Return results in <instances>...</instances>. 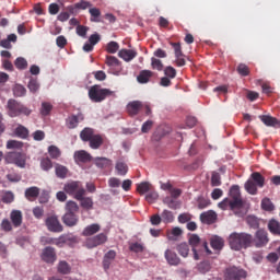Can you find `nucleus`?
<instances>
[{"label":"nucleus","mask_w":280,"mask_h":280,"mask_svg":"<svg viewBox=\"0 0 280 280\" xmlns=\"http://www.w3.org/2000/svg\"><path fill=\"white\" fill-rule=\"evenodd\" d=\"M219 209L222 211H234L237 213L240 209L244 208V199H242V192L237 185H233L230 188L229 197L224 198L221 202L218 203Z\"/></svg>","instance_id":"1"},{"label":"nucleus","mask_w":280,"mask_h":280,"mask_svg":"<svg viewBox=\"0 0 280 280\" xmlns=\"http://www.w3.org/2000/svg\"><path fill=\"white\" fill-rule=\"evenodd\" d=\"M229 245L232 250H242L253 246V236L246 232H233L229 236Z\"/></svg>","instance_id":"2"},{"label":"nucleus","mask_w":280,"mask_h":280,"mask_svg":"<svg viewBox=\"0 0 280 280\" xmlns=\"http://www.w3.org/2000/svg\"><path fill=\"white\" fill-rule=\"evenodd\" d=\"M266 185V177L261 175L259 172H254L250 174L249 178L246 180L244 187L245 191L249 194L250 196H257L259 187L260 189L264 188Z\"/></svg>","instance_id":"3"},{"label":"nucleus","mask_w":280,"mask_h":280,"mask_svg":"<svg viewBox=\"0 0 280 280\" xmlns=\"http://www.w3.org/2000/svg\"><path fill=\"white\" fill-rule=\"evenodd\" d=\"M89 97L91 102L100 104V102H104L106 97H115V91L110 89H103L102 85L95 84L90 88Z\"/></svg>","instance_id":"4"},{"label":"nucleus","mask_w":280,"mask_h":280,"mask_svg":"<svg viewBox=\"0 0 280 280\" xmlns=\"http://www.w3.org/2000/svg\"><path fill=\"white\" fill-rule=\"evenodd\" d=\"M7 110L9 117H21V115L30 117L32 115V109L13 98L8 101Z\"/></svg>","instance_id":"5"},{"label":"nucleus","mask_w":280,"mask_h":280,"mask_svg":"<svg viewBox=\"0 0 280 280\" xmlns=\"http://www.w3.org/2000/svg\"><path fill=\"white\" fill-rule=\"evenodd\" d=\"M63 191L69 196H73L75 200H82V196H86V189L80 182H70L63 186Z\"/></svg>","instance_id":"6"},{"label":"nucleus","mask_w":280,"mask_h":280,"mask_svg":"<svg viewBox=\"0 0 280 280\" xmlns=\"http://www.w3.org/2000/svg\"><path fill=\"white\" fill-rule=\"evenodd\" d=\"M26 161L27 158L23 152L12 151L8 152L4 156V163H7V165H16V167H25Z\"/></svg>","instance_id":"7"},{"label":"nucleus","mask_w":280,"mask_h":280,"mask_svg":"<svg viewBox=\"0 0 280 280\" xmlns=\"http://www.w3.org/2000/svg\"><path fill=\"white\" fill-rule=\"evenodd\" d=\"M248 277V272L241 267L231 266L224 270V280H243Z\"/></svg>","instance_id":"8"},{"label":"nucleus","mask_w":280,"mask_h":280,"mask_svg":"<svg viewBox=\"0 0 280 280\" xmlns=\"http://www.w3.org/2000/svg\"><path fill=\"white\" fill-rule=\"evenodd\" d=\"M45 225L50 233H62L63 228L57 215H50L45 220Z\"/></svg>","instance_id":"9"},{"label":"nucleus","mask_w":280,"mask_h":280,"mask_svg":"<svg viewBox=\"0 0 280 280\" xmlns=\"http://www.w3.org/2000/svg\"><path fill=\"white\" fill-rule=\"evenodd\" d=\"M170 45L175 54L174 63L176 65V67H185L187 61H185V55H183V47L180 46V43L171 42Z\"/></svg>","instance_id":"10"},{"label":"nucleus","mask_w":280,"mask_h":280,"mask_svg":"<svg viewBox=\"0 0 280 280\" xmlns=\"http://www.w3.org/2000/svg\"><path fill=\"white\" fill-rule=\"evenodd\" d=\"M268 232L265 230H258L255 233V237L253 236V246L256 248H264L268 244Z\"/></svg>","instance_id":"11"},{"label":"nucleus","mask_w":280,"mask_h":280,"mask_svg":"<svg viewBox=\"0 0 280 280\" xmlns=\"http://www.w3.org/2000/svg\"><path fill=\"white\" fill-rule=\"evenodd\" d=\"M108 242V236L105 233H100L93 237H90L85 241V245L89 248H97V246H102V244H106Z\"/></svg>","instance_id":"12"},{"label":"nucleus","mask_w":280,"mask_h":280,"mask_svg":"<svg viewBox=\"0 0 280 280\" xmlns=\"http://www.w3.org/2000/svg\"><path fill=\"white\" fill-rule=\"evenodd\" d=\"M73 159L77 165H80L82 163H91L93 155L84 150H79L74 152Z\"/></svg>","instance_id":"13"},{"label":"nucleus","mask_w":280,"mask_h":280,"mask_svg":"<svg viewBox=\"0 0 280 280\" xmlns=\"http://www.w3.org/2000/svg\"><path fill=\"white\" fill-rule=\"evenodd\" d=\"M84 119V114L79 113L77 115H71L66 119V126L69 130L75 129L80 122Z\"/></svg>","instance_id":"14"},{"label":"nucleus","mask_w":280,"mask_h":280,"mask_svg":"<svg viewBox=\"0 0 280 280\" xmlns=\"http://www.w3.org/2000/svg\"><path fill=\"white\" fill-rule=\"evenodd\" d=\"M140 110H143V102L141 101H132L127 105V112L130 117L139 115Z\"/></svg>","instance_id":"15"},{"label":"nucleus","mask_w":280,"mask_h":280,"mask_svg":"<svg viewBox=\"0 0 280 280\" xmlns=\"http://www.w3.org/2000/svg\"><path fill=\"white\" fill-rule=\"evenodd\" d=\"M117 257V252L115 249H109L103 257V268L104 270H110V266L113 265V261H115Z\"/></svg>","instance_id":"16"},{"label":"nucleus","mask_w":280,"mask_h":280,"mask_svg":"<svg viewBox=\"0 0 280 280\" xmlns=\"http://www.w3.org/2000/svg\"><path fill=\"white\" fill-rule=\"evenodd\" d=\"M164 257L168 266H180V258L178 257V254H176L174 250L166 249L164 253Z\"/></svg>","instance_id":"17"},{"label":"nucleus","mask_w":280,"mask_h":280,"mask_svg":"<svg viewBox=\"0 0 280 280\" xmlns=\"http://www.w3.org/2000/svg\"><path fill=\"white\" fill-rule=\"evenodd\" d=\"M200 220L205 224H214V222L218 220V214L213 210H209L200 214Z\"/></svg>","instance_id":"18"},{"label":"nucleus","mask_w":280,"mask_h":280,"mask_svg":"<svg viewBox=\"0 0 280 280\" xmlns=\"http://www.w3.org/2000/svg\"><path fill=\"white\" fill-rule=\"evenodd\" d=\"M118 57L125 60V62H130L137 58V50L135 49H121L118 51Z\"/></svg>","instance_id":"19"},{"label":"nucleus","mask_w":280,"mask_h":280,"mask_svg":"<svg viewBox=\"0 0 280 280\" xmlns=\"http://www.w3.org/2000/svg\"><path fill=\"white\" fill-rule=\"evenodd\" d=\"M42 259L46 261V264H54V261H56V249L46 247L42 254Z\"/></svg>","instance_id":"20"},{"label":"nucleus","mask_w":280,"mask_h":280,"mask_svg":"<svg viewBox=\"0 0 280 280\" xmlns=\"http://www.w3.org/2000/svg\"><path fill=\"white\" fill-rule=\"evenodd\" d=\"M79 220L78 214L71 212H66L62 217V222L66 226H75Z\"/></svg>","instance_id":"21"},{"label":"nucleus","mask_w":280,"mask_h":280,"mask_svg":"<svg viewBox=\"0 0 280 280\" xmlns=\"http://www.w3.org/2000/svg\"><path fill=\"white\" fill-rule=\"evenodd\" d=\"M25 198L30 200V202H34L38 196H40V188L36 186H32L30 188H26Z\"/></svg>","instance_id":"22"},{"label":"nucleus","mask_w":280,"mask_h":280,"mask_svg":"<svg viewBox=\"0 0 280 280\" xmlns=\"http://www.w3.org/2000/svg\"><path fill=\"white\" fill-rule=\"evenodd\" d=\"M102 226L97 223H93L84 228L82 235L83 237H91V235H95V233H100Z\"/></svg>","instance_id":"23"},{"label":"nucleus","mask_w":280,"mask_h":280,"mask_svg":"<svg viewBox=\"0 0 280 280\" xmlns=\"http://www.w3.org/2000/svg\"><path fill=\"white\" fill-rule=\"evenodd\" d=\"M13 226L19 228L23 224V212L21 210H13L10 214Z\"/></svg>","instance_id":"24"},{"label":"nucleus","mask_w":280,"mask_h":280,"mask_svg":"<svg viewBox=\"0 0 280 280\" xmlns=\"http://www.w3.org/2000/svg\"><path fill=\"white\" fill-rule=\"evenodd\" d=\"M90 148L92 150H100L102 148V144L104 143V138H102L101 135H95L89 140Z\"/></svg>","instance_id":"25"},{"label":"nucleus","mask_w":280,"mask_h":280,"mask_svg":"<svg viewBox=\"0 0 280 280\" xmlns=\"http://www.w3.org/2000/svg\"><path fill=\"white\" fill-rule=\"evenodd\" d=\"M176 78V71H165V77L160 81V86H172V80Z\"/></svg>","instance_id":"26"},{"label":"nucleus","mask_w":280,"mask_h":280,"mask_svg":"<svg viewBox=\"0 0 280 280\" xmlns=\"http://www.w3.org/2000/svg\"><path fill=\"white\" fill-rule=\"evenodd\" d=\"M90 21L92 23H102V11L98 8H90L89 9Z\"/></svg>","instance_id":"27"},{"label":"nucleus","mask_w":280,"mask_h":280,"mask_svg":"<svg viewBox=\"0 0 280 280\" xmlns=\"http://www.w3.org/2000/svg\"><path fill=\"white\" fill-rule=\"evenodd\" d=\"M94 164L96 167H100V170H106V167H110V165H113V161L108 158H95Z\"/></svg>","instance_id":"28"},{"label":"nucleus","mask_w":280,"mask_h":280,"mask_svg":"<svg viewBox=\"0 0 280 280\" xmlns=\"http://www.w3.org/2000/svg\"><path fill=\"white\" fill-rule=\"evenodd\" d=\"M55 174L57 178L65 179L69 175V168L62 164H56L55 165Z\"/></svg>","instance_id":"29"},{"label":"nucleus","mask_w":280,"mask_h":280,"mask_svg":"<svg viewBox=\"0 0 280 280\" xmlns=\"http://www.w3.org/2000/svg\"><path fill=\"white\" fill-rule=\"evenodd\" d=\"M210 245L214 250H222L224 248V240L220 236H212Z\"/></svg>","instance_id":"30"},{"label":"nucleus","mask_w":280,"mask_h":280,"mask_svg":"<svg viewBox=\"0 0 280 280\" xmlns=\"http://www.w3.org/2000/svg\"><path fill=\"white\" fill-rule=\"evenodd\" d=\"M115 170L118 174V176H126L128 174V164L126 162L118 160L116 162Z\"/></svg>","instance_id":"31"},{"label":"nucleus","mask_w":280,"mask_h":280,"mask_svg":"<svg viewBox=\"0 0 280 280\" xmlns=\"http://www.w3.org/2000/svg\"><path fill=\"white\" fill-rule=\"evenodd\" d=\"M152 189H153L152 184H150L149 182H142L137 185V191L141 196H143L144 194H148L149 191H152Z\"/></svg>","instance_id":"32"},{"label":"nucleus","mask_w":280,"mask_h":280,"mask_svg":"<svg viewBox=\"0 0 280 280\" xmlns=\"http://www.w3.org/2000/svg\"><path fill=\"white\" fill-rule=\"evenodd\" d=\"M260 120L262 121V124H265V126H269L272 128L279 126V120L272 116H260Z\"/></svg>","instance_id":"33"},{"label":"nucleus","mask_w":280,"mask_h":280,"mask_svg":"<svg viewBox=\"0 0 280 280\" xmlns=\"http://www.w3.org/2000/svg\"><path fill=\"white\" fill-rule=\"evenodd\" d=\"M95 136V131L92 128L85 127L81 132H80V139L83 140L84 142L89 141Z\"/></svg>","instance_id":"34"},{"label":"nucleus","mask_w":280,"mask_h":280,"mask_svg":"<svg viewBox=\"0 0 280 280\" xmlns=\"http://www.w3.org/2000/svg\"><path fill=\"white\" fill-rule=\"evenodd\" d=\"M180 235H183L180 228H173L171 232L166 233V237L170 242H176V237H180Z\"/></svg>","instance_id":"35"},{"label":"nucleus","mask_w":280,"mask_h":280,"mask_svg":"<svg viewBox=\"0 0 280 280\" xmlns=\"http://www.w3.org/2000/svg\"><path fill=\"white\" fill-rule=\"evenodd\" d=\"M152 77V71H141L137 77V81L139 84H148L150 82V78Z\"/></svg>","instance_id":"36"},{"label":"nucleus","mask_w":280,"mask_h":280,"mask_svg":"<svg viewBox=\"0 0 280 280\" xmlns=\"http://www.w3.org/2000/svg\"><path fill=\"white\" fill-rule=\"evenodd\" d=\"M80 211V206L75 201H67L66 203V213H74L77 214Z\"/></svg>","instance_id":"37"},{"label":"nucleus","mask_w":280,"mask_h":280,"mask_svg":"<svg viewBox=\"0 0 280 280\" xmlns=\"http://www.w3.org/2000/svg\"><path fill=\"white\" fill-rule=\"evenodd\" d=\"M268 229H269L270 233H272L273 235H280L279 221H277L275 219L270 220L268 223Z\"/></svg>","instance_id":"38"},{"label":"nucleus","mask_w":280,"mask_h":280,"mask_svg":"<svg viewBox=\"0 0 280 280\" xmlns=\"http://www.w3.org/2000/svg\"><path fill=\"white\" fill-rule=\"evenodd\" d=\"M16 137H20V139H27L30 137V130L25 128L23 125H19L15 129Z\"/></svg>","instance_id":"39"},{"label":"nucleus","mask_w":280,"mask_h":280,"mask_svg":"<svg viewBox=\"0 0 280 280\" xmlns=\"http://www.w3.org/2000/svg\"><path fill=\"white\" fill-rule=\"evenodd\" d=\"M51 110H54V105H51V103L49 102L42 103L40 115H43V117H47L48 115H50Z\"/></svg>","instance_id":"40"},{"label":"nucleus","mask_w":280,"mask_h":280,"mask_svg":"<svg viewBox=\"0 0 280 280\" xmlns=\"http://www.w3.org/2000/svg\"><path fill=\"white\" fill-rule=\"evenodd\" d=\"M81 202V207L83 209L91 210L93 209V199L91 197H84L82 196L81 199H77Z\"/></svg>","instance_id":"41"},{"label":"nucleus","mask_w":280,"mask_h":280,"mask_svg":"<svg viewBox=\"0 0 280 280\" xmlns=\"http://www.w3.org/2000/svg\"><path fill=\"white\" fill-rule=\"evenodd\" d=\"M58 272H60V275H69V272H71V266L68 265L67 261L61 260L58 264Z\"/></svg>","instance_id":"42"},{"label":"nucleus","mask_w":280,"mask_h":280,"mask_svg":"<svg viewBox=\"0 0 280 280\" xmlns=\"http://www.w3.org/2000/svg\"><path fill=\"white\" fill-rule=\"evenodd\" d=\"M261 209L264 211H275V203H272V201L270 200V198L265 197L261 200Z\"/></svg>","instance_id":"43"},{"label":"nucleus","mask_w":280,"mask_h":280,"mask_svg":"<svg viewBox=\"0 0 280 280\" xmlns=\"http://www.w3.org/2000/svg\"><path fill=\"white\" fill-rule=\"evenodd\" d=\"M151 69H153L155 71H163V69H164L163 61L156 57H152L151 58Z\"/></svg>","instance_id":"44"},{"label":"nucleus","mask_w":280,"mask_h":280,"mask_svg":"<svg viewBox=\"0 0 280 280\" xmlns=\"http://www.w3.org/2000/svg\"><path fill=\"white\" fill-rule=\"evenodd\" d=\"M25 93H27V90H25V86H23L21 84H15L13 86L14 97H23V96H25Z\"/></svg>","instance_id":"45"},{"label":"nucleus","mask_w":280,"mask_h":280,"mask_svg":"<svg viewBox=\"0 0 280 280\" xmlns=\"http://www.w3.org/2000/svg\"><path fill=\"white\" fill-rule=\"evenodd\" d=\"M48 154L51 159H60L62 152L56 145L48 147Z\"/></svg>","instance_id":"46"},{"label":"nucleus","mask_w":280,"mask_h":280,"mask_svg":"<svg viewBox=\"0 0 280 280\" xmlns=\"http://www.w3.org/2000/svg\"><path fill=\"white\" fill-rule=\"evenodd\" d=\"M162 222H164V224H171V222H174V213H172V211L170 210H164L162 212Z\"/></svg>","instance_id":"47"},{"label":"nucleus","mask_w":280,"mask_h":280,"mask_svg":"<svg viewBox=\"0 0 280 280\" xmlns=\"http://www.w3.org/2000/svg\"><path fill=\"white\" fill-rule=\"evenodd\" d=\"M177 253H179V255L182 257H188L189 255V245L187 243H182L179 245H177Z\"/></svg>","instance_id":"48"},{"label":"nucleus","mask_w":280,"mask_h":280,"mask_svg":"<svg viewBox=\"0 0 280 280\" xmlns=\"http://www.w3.org/2000/svg\"><path fill=\"white\" fill-rule=\"evenodd\" d=\"M14 66L20 71H23V70L27 69V60L23 57H18L14 61Z\"/></svg>","instance_id":"49"},{"label":"nucleus","mask_w":280,"mask_h":280,"mask_svg":"<svg viewBox=\"0 0 280 280\" xmlns=\"http://www.w3.org/2000/svg\"><path fill=\"white\" fill-rule=\"evenodd\" d=\"M1 200L4 205H12V201L14 200V192L4 191L1 196Z\"/></svg>","instance_id":"50"},{"label":"nucleus","mask_w":280,"mask_h":280,"mask_svg":"<svg viewBox=\"0 0 280 280\" xmlns=\"http://www.w3.org/2000/svg\"><path fill=\"white\" fill-rule=\"evenodd\" d=\"M23 142L16 140H9L7 142V150H21Z\"/></svg>","instance_id":"51"},{"label":"nucleus","mask_w":280,"mask_h":280,"mask_svg":"<svg viewBox=\"0 0 280 280\" xmlns=\"http://www.w3.org/2000/svg\"><path fill=\"white\" fill-rule=\"evenodd\" d=\"M40 167L44 170V172H49L51 167H54V163L51 162V159L45 158L40 161Z\"/></svg>","instance_id":"52"},{"label":"nucleus","mask_w":280,"mask_h":280,"mask_svg":"<svg viewBox=\"0 0 280 280\" xmlns=\"http://www.w3.org/2000/svg\"><path fill=\"white\" fill-rule=\"evenodd\" d=\"M107 54H117L119 51V43L117 42H109L106 46Z\"/></svg>","instance_id":"53"},{"label":"nucleus","mask_w":280,"mask_h":280,"mask_svg":"<svg viewBox=\"0 0 280 280\" xmlns=\"http://www.w3.org/2000/svg\"><path fill=\"white\" fill-rule=\"evenodd\" d=\"M246 222L250 229H259V219L255 215H249L246 219Z\"/></svg>","instance_id":"54"},{"label":"nucleus","mask_w":280,"mask_h":280,"mask_svg":"<svg viewBox=\"0 0 280 280\" xmlns=\"http://www.w3.org/2000/svg\"><path fill=\"white\" fill-rule=\"evenodd\" d=\"M106 65H108V67H120L121 61H119V59H117V57H115V56H107Z\"/></svg>","instance_id":"55"},{"label":"nucleus","mask_w":280,"mask_h":280,"mask_svg":"<svg viewBox=\"0 0 280 280\" xmlns=\"http://www.w3.org/2000/svg\"><path fill=\"white\" fill-rule=\"evenodd\" d=\"M222 185V179L220 177V173L213 172L211 176V186L212 187H220Z\"/></svg>","instance_id":"56"},{"label":"nucleus","mask_w":280,"mask_h":280,"mask_svg":"<svg viewBox=\"0 0 280 280\" xmlns=\"http://www.w3.org/2000/svg\"><path fill=\"white\" fill-rule=\"evenodd\" d=\"M74 4L77 10H91V8H93V4L85 0H81Z\"/></svg>","instance_id":"57"},{"label":"nucleus","mask_w":280,"mask_h":280,"mask_svg":"<svg viewBox=\"0 0 280 280\" xmlns=\"http://www.w3.org/2000/svg\"><path fill=\"white\" fill-rule=\"evenodd\" d=\"M209 205H211V200H209L208 198L199 197L197 199L198 209H207V207H209Z\"/></svg>","instance_id":"58"},{"label":"nucleus","mask_w":280,"mask_h":280,"mask_svg":"<svg viewBox=\"0 0 280 280\" xmlns=\"http://www.w3.org/2000/svg\"><path fill=\"white\" fill-rule=\"evenodd\" d=\"M145 200H147V202H150V203L155 202V200H159V192H156V191L154 190V188H152V189L147 194Z\"/></svg>","instance_id":"59"},{"label":"nucleus","mask_w":280,"mask_h":280,"mask_svg":"<svg viewBox=\"0 0 280 280\" xmlns=\"http://www.w3.org/2000/svg\"><path fill=\"white\" fill-rule=\"evenodd\" d=\"M108 186L112 188V189H115L117 187H121V179L120 178H117V177H110L108 179Z\"/></svg>","instance_id":"60"},{"label":"nucleus","mask_w":280,"mask_h":280,"mask_svg":"<svg viewBox=\"0 0 280 280\" xmlns=\"http://www.w3.org/2000/svg\"><path fill=\"white\" fill-rule=\"evenodd\" d=\"M28 89L31 93H36V91L40 89V85L38 84V81H36V79H31L28 82Z\"/></svg>","instance_id":"61"},{"label":"nucleus","mask_w":280,"mask_h":280,"mask_svg":"<svg viewBox=\"0 0 280 280\" xmlns=\"http://www.w3.org/2000/svg\"><path fill=\"white\" fill-rule=\"evenodd\" d=\"M152 126H154V121L152 120L144 121L141 127V132H143V135L150 132V130H152Z\"/></svg>","instance_id":"62"},{"label":"nucleus","mask_w":280,"mask_h":280,"mask_svg":"<svg viewBox=\"0 0 280 280\" xmlns=\"http://www.w3.org/2000/svg\"><path fill=\"white\" fill-rule=\"evenodd\" d=\"M189 244H190V246H192V248H196V246H198V244H200V236H198V234L190 235Z\"/></svg>","instance_id":"63"},{"label":"nucleus","mask_w":280,"mask_h":280,"mask_svg":"<svg viewBox=\"0 0 280 280\" xmlns=\"http://www.w3.org/2000/svg\"><path fill=\"white\" fill-rule=\"evenodd\" d=\"M32 136L34 141H43L45 139V131L36 130Z\"/></svg>","instance_id":"64"}]
</instances>
